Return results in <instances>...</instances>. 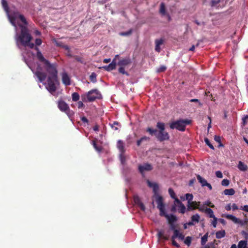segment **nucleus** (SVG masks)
<instances>
[{"label": "nucleus", "mask_w": 248, "mask_h": 248, "mask_svg": "<svg viewBox=\"0 0 248 248\" xmlns=\"http://www.w3.org/2000/svg\"><path fill=\"white\" fill-rule=\"evenodd\" d=\"M1 5L5 11L8 13L9 8L6 0H1Z\"/></svg>", "instance_id": "obj_30"}, {"label": "nucleus", "mask_w": 248, "mask_h": 248, "mask_svg": "<svg viewBox=\"0 0 248 248\" xmlns=\"http://www.w3.org/2000/svg\"><path fill=\"white\" fill-rule=\"evenodd\" d=\"M208 233H206L201 238V245L204 246L208 240Z\"/></svg>", "instance_id": "obj_32"}, {"label": "nucleus", "mask_w": 248, "mask_h": 248, "mask_svg": "<svg viewBox=\"0 0 248 248\" xmlns=\"http://www.w3.org/2000/svg\"><path fill=\"white\" fill-rule=\"evenodd\" d=\"M166 69L167 68L165 66L162 65L157 70V72L158 73L163 72H164L166 70Z\"/></svg>", "instance_id": "obj_53"}, {"label": "nucleus", "mask_w": 248, "mask_h": 248, "mask_svg": "<svg viewBox=\"0 0 248 248\" xmlns=\"http://www.w3.org/2000/svg\"><path fill=\"white\" fill-rule=\"evenodd\" d=\"M191 123V121L188 119H180L170 123V127L171 129H176L181 131H184L186 130V125L190 124Z\"/></svg>", "instance_id": "obj_4"}, {"label": "nucleus", "mask_w": 248, "mask_h": 248, "mask_svg": "<svg viewBox=\"0 0 248 248\" xmlns=\"http://www.w3.org/2000/svg\"><path fill=\"white\" fill-rule=\"evenodd\" d=\"M192 237L190 236H187L184 240V243L188 247L190 246L191 244Z\"/></svg>", "instance_id": "obj_38"}, {"label": "nucleus", "mask_w": 248, "mask_h": 248, "mask_svg": "<svg viewBox=\"0 0 248 248\" xmlns=\"http://www.w3.org/2000/svg\"><path fill=\"white\" fill-rule=\"evenodd\" d=\"M156 127L159 129V131L157 132V134L156 135V138L157 140L160 142L169 140L170 136L169 133L165 131V124L157 122L156 124Z\"/></svg>", "instance_id": "obj_3"}, {"label": "nucleus", "mask_w": 248, "mask_h": 248, "mask_svg": "<svg viewBox=\"0 0 248 248\" xmlns=\"http://www.w3.org/2000/svg\"><path fill=\"white\" fill-rule=\"evenodd\" d=\"M85 95L86 99L88 102H93L97 99L101 98V94L97 89L91 90Z\"/></svg>", "instance_id": "obj_8"}, {"label": "nucleus", "mask_w": 248, "mask_h": 248, "mask_svg": "<svg viewBox=\"0 0 248 248\" xmlns=\"http://www.w3.org/2000/svg\"><path fill=\"white\" fill-rule=\"evenodd\" d=\"M157 236L159 238H162L165 240H168L169 239V236L165 235L163 231H158L157 232Z\"/></svg>", "instance_id": "obj_25"}, {"label": "nucleus", "mask_w": 248, "mask_h": 248, "mask_svg": "<svg viewBox=\"0 0 248 248\" xmlns=\"http://www.w3.org/2000/svg\"><path fill=\"white\" fill-rule=\"evenodd\" d=\"M178 238L179 239L183 240L185 238V236L182 232H180L179 230H175L171 238L175 239Z\"/></svg>", "instance_id": "obj_16"}, {"label": "nucleus", "mask_w": 248, "mask_h": 248, "mask_svg": "<svg viewBox=\"0 0 248 248\" xmlns=\"http://www.w3.org/2000/svg\"><path fill=\"white\" fill-rule=\"evenodd\" d=\"M247 241L241 240L238 243V248H247Z\"/></svg>", "instance_id": "obj_34"}, {"label": "nucleus", "mask_w": 248, "mask_h": 248, "mask_svg": "<svg viewBox=\"0 0 248 248\" xmlns=\"http://www.w3.org/2000/svg\"><path fill=\"white\" fill-rule=\"evenodd\" d=\"M240 209L241 210H242L245 211V212H248V205H244V206H241Z\"/></svg>", "instance_id": "obj_64"}, {"label": "nucleus", "mask_w": 248, "mask_h": 248, "mask_svg": "<svg viewBox=\"0 0 248 248\" xmlns=\"http://www.w3.org/2000/svg\"><path fill=\"white\" fill-rule=\"evenodd\" d=\"M22 46L24 47L28 46L30 48H33L34 47V44L33 43L29 42L28 43H26V44L23 45Z\"/></svg>", "instance_id": "obj_49"}, {"label": "nucleus", "mask_w": 248, "mask_h": 248, "mask_svg": "<svg viewBox=\"0 0 248 248\" xmlns=\"http://www.w3.org/2000/svg\"><path fill=\"white\" fill-rule=\"evenodd\" d=\"M197 178L202 186H205L208 183L205 179L203 178L201 175L199 174L197 175Z\"/></svg>", "instance_id": "obj_20"}, {"label": "nucleus", "mask_w": 248, "mask_h": 248, "mask_svg": "<svg viewBox=\"0 0 248 248\" xmlns=\"http://www.w3.org/2000/svg\"><path fill=\"white\" fill-rule=\"evenodd\" d=\"M124 153H120V159L122 164H124L125 162V157L124 155Z\"/></svg>", "instance_id": "obj_48"}, {"label": "nucleus", "mask_w": 248, "mask_h": 248, "mask_svg": "<svg viewBox=\"0 0 248 248\" xmlns=\"http://www.w3.org/2000/svg\"><path fill=\"white\" fill-rule=\"evenodd\" d=\"M138 205L140 207L141 210H142L143 211H145V207L144 204L142 202L141 203H140V204H138Z\"/></svg>", "instance_id": "obj_62"}, {"label": "nucleus", "mask_w": 248, "mask_h": 248, "mask_svg": "<svg viewBox=\"0 0 248 248\" xmlns=\"http://www.w3.org/2000/svg\"><path fill=\"white\" fill-rule=\"evenodd\" d=\"M62 79L63 84L65 86L70 85L71 84L70 78L66 72L62 74Z\"/></svg>", "instance_id": "obj_12"}, {"label": "nucleus", "mask_w": 248, "mask_h": 248, "mask_svg": "<svg viewBox=\"0 0 248 248\" xmlns=\"http://www.w3.org/2000/svg\"><path fill=\"white\" fill-rule=\"evenodd\" d=\"M116 62H115V60H112L111 62L108 65L104 66L102 68L107 71H110L116 69Z\"/></svg>", "instance_id": "obj_13"}, {"label": "nucleus", "mask_w": 248, "mask_h": 248, "mask_svg": "<svg viewBox=\"0 0 248 248\" xmlns=\"http://www.w3.org/2000/svg\"><path fill=\"white\" fill-rule=\"evenodd\" d=\"M9 18L10 19V21L11 23V24L15 27L16 30H17V26L16 23V19L14 18V17H12L10 16H9Z\"/></svg>", "instance_id": "obj_43"}, {"label": "nucleus", "mask_w": 248, "mask_h": 248, "mask_svg": "<svg viewBox=\"0 0 248 248\" xmlns=\"http://www.w3.org/2000/svg\"><path fill=\"white\" fill-rule=\"evenodd\" d=\"M150 139L149 137L146 136H143L141 138L140 140H138L137 141V145L138 146H140L141 143L143 141H149Z\"/></svg>", "instance_id": "obj_22"}, {"label": "nucleus", "mask_w": 248, "mask_h": 248, "mask_svg": "<svg viewBox=\"0 0 248 248\" xmlns=\"http://www.w3.org/2000/svg\"><path fill=\"white\" fill-rule=\"evenodd\" d=\"M172 245L177 248H179L180 246L175 241V239L171 238Z\"/></svg>", "instance_id": "obj_58"}, {"label": "nucleus", "mask_w": 248, "mask_h": 248, "mask_svg": "<svg viewBox=\"0 0 248 248\" xmlns=\"http://www.w3.org/2000/svg\"><path fill=\"white\" fill-rule=\"evenodd\" d=\"M213 218V220L212 221V224L214 228H216L217 227V219L216 217H215Z\"/></svg>", "instance_id": "obj_59"}, {"label": "nucleus", "mask_w": 248, "mask_h": 248, "mask_svg": "<svg viewBox=\"0 0 248 248\" xmlns=\"http://www.w3.org/2000/svg\"><path fill=\"white\" fill-rule=\"evenodd\" d=\"M216 176L218 178H222L223 177V175H222V172L219 171V170H218V171H217L216 172Z\"/></svg>", "instance_id": "obj_61"}, {"label": "nucleus", "mask_w": 248, "mask_h": 248, "mask_svg": "<svg viewBox=\"0 0 248 248\" xmlns=\"http://www.w3.org/2000/svg\"><path fill=\"white\" fill-rule=\"evenodd\" d=\"M248 120V115H246L242 118V124L243 125H245L247 124V121Z\"/></svg>", "instance_id": "obj_54"}, {"label": "nucleus", "mask_w": 248, "mask_h": 248, "mask_svg": "<svg viewBox=\"0 0 248 248\" xmlns=\"http://www.w3.org/2000/svg\"><path fill=\"white\" fill-rule=\"evenodd\" d=\"M223 193L226 195L232 196L235 194V190L233 188L226 189L224 190Z\"/></svg>", "instance_id": "obj_28"}, {"label": "nucleus", "mask_w": 248, "mask_h": 248, "mask_svg": "<svg viewBox=\"0 0 248 248\" xmlns=\"http://www.w3.org/2000/svg\"><path fill=\"white\" fill-rule=\"evenodd\" d=\"M18 19H19L22 22V25H23V26H25L26 27H27L28 23L24 15H21V16H19V17H18Z\"/></svg>", "instance_id": "obj_31"}, {"label": "nucleus", "mask_w": 248, "mask_h": 248, "mask_svg": "<svg viewBox=\"0 0 248 248\" xmlns=\"http://www.w3.org/2000/svg\"><path fill=\"white\" fill-rule=\"evenodd\" d=\"M117 147L121 153H124L125 149L124 146V143L122 140H119L117 141Z\"/></svg>", "instance_id": "obj_18"}, {"label": "nucleus", "mask_w": 248, "mask_h": 248, "mask_svg": "<svg viewBox=\"0 0 248 248\" xmlns=\"http://www.w3.org/2000/svg\"><path fill=\"white\" fill-rule=\"evenodd\" d=\"M42 40L41 39L37 38L35 39V43L36 46H39L42 44Z\"/></svg>", "instance_id": "obj_60"}, {"label": "nucleus", "mask_w": 248, "mask_h": 248, "mask_svg": "<svg viewBox=\"0 0 248 248\" xmlns=\"http://www.w3.org/2000/svg\"><path fill=\"white\" fill-rule=\"evenodd\" d=\"M229 184L230 181L227 179H223L221 182V185L223 186H227L229 185Z\"/></svg>", "instance_id": "obj_51"}, {"label": "nucleus", "mask_w": 248, "mask_h": 248, "mask_svg": "<svg viewBox=\"0 0 248 248\" xmlns=\"http://www.w3.org/2000/svg\"><path fill=\"white\" fill-rule=\"evenodd\" d=\"M22 14H20L18 11H14L11 16H10L12 17H14L15 19H18L19 17V16H21Z\"/></svg>", "instance_id": "obj_39"}, {"label": "nucleus", "mask_w": 248, "mask_h": 248, "mask_svg": "<svg viewBox=\"0 0 248 248\" xmlns=\"http://www.w3.org/2000/svg\"><path fill=\"white\" fill-rule=\"evenodd\" d=\"M157 208L159 210L160 213L159 215L160 216H163L165 215L166 214L165 209V205L164 203H162L160 204H158L157 206Z\"/></svg>", "instance_id": "obj_19"}, {"label": "nucleus", "mask_w": 248, "mask_h": 248, "mask_svg": "<svg viewBox=\"0 0 248 248\" xmlns=\"http://www.w3.org/2000/svg\"><path fill=\"white\" fill-rule=\"evenodd\" d=\"M152 169L153 167L152 165L149 164H145L143 165H140L139 166V170L141 173H142L145 170L149 171L151 170Z\"/></svg>", "instance_id": "obj_14"}, {"label": "nucleus", "mask_w": 248, "mask_h": 248, "mask_svg": "<svg viewBox=\"0 0 248 248\" xmlns=\"http://www.w3.org/2000/svg\"><path fill=\"white\" fill-rule=\"evenodd\" d=\"M90 80L95 83L96 82V74L95 73H92L90 76Z\"/></svg>", "instance_id": "obj_44"}, {"label": "nucleus", "mask_w": 248, "mask_h": 248, "mask_svg": "<svg viewBox=\"0 0 248 248\" xmlns=\"http://www.w3.org/2000/svg\"><path fill=\"white\" fill-rule=\"evenodd\" d=\"M164 40L162 38H160L159 39H156L155 40V50L157 52H159L161 50L160 48V46L162 45L163 44Z\"/></svg>", "instance_id": "obj_15"}, {"label": "nucleus", "mask_w": 248, "mask_h": 248, "mask_svg": "<svg viewBox=\"0 0 248 248\" xmlns=\"http://www.w3.org/2000/svg\"><path fill=\"white\" fill-rule=\"evenodd\" d=\"M173 199H174V204L176 205V204L177 203L179 205L182 203V202L176 197Z\"/></svg>", "instance_id": "obj_63"}, {"label": "nucleus", "mask_w": 248, "mask_h": 248, "mask_svg": "<svg viewBox=\"0 0 248 248\" xmlns=\"http://www.w3.org/2000/svg\"><path fill=\"white\" fill-rule=\"evenodd\" d=\"M112 128H113L114 130H118V128L117 127L115 126V125H119V123L117 122H114L112 124H110Z\"/></svg>", "instance_id": "obj_50"}, {"label": "nucleus", "mask_w": 248, "mask_h": 248, "mask_svg": "<svg viewBox=\"0 0 248 248\" xmlns=\"http://www.w3.org/2000/svg\"><path fill=\"white\" fill-rule=\"evenodd\" d=\"M220 2V0H212L211 1V6L212 7H214V6H215L218 3H219Z\"/></svg>", "instance_id": "obj_56"}, {"label": "nucleus", "mask_w": 248, "mask_h": 248, "mask_svg": "<svg viewBox=\"0 0 248 248\" xmlns=\"http://www.w3.org/2000/svg\"><path fill=\"white\" fill-rule=\"evenodd\" d=\"M35 49L37 50V59L43 63L45 69L49 74L48 77H55V78L58 77V72L57 64L56 63H51L47 60L46 59L37 47H36Z\"/></svg>", "instance_id": "obj_1"}, {"label": "nucleus", "mask_w": 248, "mask_h": 248, "mask_svg": "<svg viewBox=\"0 0 248 248\" xmlns=\"http://www.w3.org/2000/svg\"><path fill=\"white\" fill-rule=\"evenodd\" d=\"M225 217L228 219H230L232 220L234 223L237 224V222H238V219L235 216L232 215H226L225 216Z\"/></svg>", "instance_id": "obj_26"}, {"label": "nucleus", "mask_w": 248, "mask_h": 248, "mask_svg": "<svg viewBox=\"0 0 248 248\" xmlns=\"http://www.w3.org/2000/svg\"><path fill=\"white\" fill-rule=\"evenodd\" d=\"M237 224H240L242 226H245L248 224V218H246L244 220L238 219V222H237Z\"/></svg>", "instance_id": "obj_42"}, {"label": "nucleus", "mask_w": 248, "mask_h": 248, "mask_svg": "<svg viewBox=\"0 0 248 248\" xmlns=\"http://www.w3.org/2000/svg\"><path fill=\"white\" fill-rule=\"evenodd\" d=\"M134 201L136 204L137 205L139 204L141 202L140 198L138 196H135L134 197Z\"/></svg>", "instance_id": "obj_52"}, {"label": "nucleus", "mask_w": 248, "mask_h": 248, "mask_svg": "<svg viewBox=\"0 0 248 248\" xmlns=\"http://www.w3.org/2000/svg\"><path fill=\"white\" fill-rule=\"evenodd\" d=\"M131 63V59L129 57L121 59L117 63L120 66L118 69L119 72L123 75L128 76L129 74L125 71L124 68L130 65Z\"/></svg>", "instance_id": "obj_7"}, {"label": "nucleus", "mask_w": 248, "mask_h": 248, "mask_svg": "<svg viewBox=\"0 0 248 248\" xmlns=\"http://www.w3.org/2000/svg\"><path fill=\"white\" fill-rule=\"evenodd\" d=\"M179 212L182 214H184L186 210V208L183 203L179 205Z\"/></svg>", "instance_id": "obj_45"}, {"label": "nucleus", "mask_w": 248, "mask_h": 248, "mask_svg": "<svg viewBox=\"0 0 248 248\" xmlns=\"http://www.w3.org/2000/svg\"><path fill=\"white\" fill-rule=\"evenodd\" d=\"M146 131L149 132L151 135H155V136L157 132V130L156 129H154L151 127L147 128V129H146Z\"/></svg>", "instance_id": "obj_33"}, {"label": "nucleus", "mask_w": 248, "mask_h": 248, "mask_svg": "<svg viewBox=\"0 0 248 248\" xmlns=\"http://www.w3.org/2000/svg\"><path fill=\"white\" fill-rule=\"evenodd\" d=\"M148 186L150 187H152L153 188V192H154V198L155 200V202L157 203V204H160L163 203V197L159 195L158 194L159 191V186L156 183H152L149 180H147V181Z\"/></svg>", "instance_id": "obj_6"}, {"label": "nucleus", "mask_w": 248, "mask_h": 248, "mask_svg": "<svg viewBox=\"0 0 248 248\" xmlns=\"http://www.w3.org/2000/svg\"><path fill=\"white\" fill-rule=\"evenodd\" d=\"M34 74L38 78L39 81L42 82L45 81L46 78V74L42 71V68L40 65H38L36 68V70L35 72L32 70Z\"/></svg>", "instance_id": "obj_9"}, {"label": "nucleus", "mask_w": 248, "mask_h": 248, "mask_svg": "<svg viewBox=\"0 0 248 248\" xmlns=\"http://www.w3.org/2000/svg\"><path fill=\"white\" fill-rule=\"evenodd\" d=\"M238 168L240 170L242 171H246L248 169L247 165L241 161L239 162Z\"/></svg>", "instance_id": "obj_24"}, {"label": "nucleus", "mask_w": 248, "mask_h": 248, "mask_svg": "<svg viewBox=\"0 0 248 248\" xmlns=\"http://www.w3.org/2000/svg\"><path fill=\"white\" fill-rule=\"evenodd\" d=\"M159 12L162 16L166 15L165 5L163 2L161 3L160 5Z\"/></svg>", "instance_id": "obj_27"}, {"label": "nucleus", "mask_w": 248, "mask_h": 248, "mask_svg": "<svg viewBox=\"0 0 248 248\" xmlns=\"http://www.w3.org/2000/svg\"><path fill=\"white\" fill-rule=\"evenodd\" d=\"M58 107L61 111L65 112L68 115H69L70 112V108L65 102L62 100H59L58 102Z\"/></svg>", "instance_id": "obj_10"}, {"label": "nucleus", "mask_w": 248, "mask_h": 248, "mask_svg": "<svg viewBox=\"0 0 248 248\" xmlns=\"http://www.w3.org/2000/svg\"><path fill=\"white\" fill-rule=\"evenodd\" d=\"M81 97L82 101H79L78 103V108H81L84 107V105L83 104V102H87V101L85 94L82 95Z\"/></svg>", "instance_id": "obj_21"}, {"label": "nucleus", "mask_w": 248, "mask_h": 248, "mask_svg": "<svg viewBox=\"0 0 248 248\" xmlns=\"http://www.w3.org/2000/svg\"><path fill=\"white\" fill-rule=\"evenodd\" d=\"M214 140L216 142L219 143L218 147L224 146L223 144L221 142V139L219 136L217 135L215 136Z\"/></svg>", "instance_id": "obj_40"}, {"label": "nucleus", "mask_w": 248, "mask_h": 248, "mask_svg": "<svg viewBox=\"0 0 248 248\" xmlns=\"http://www.w3.org/2000/svg\"><path fill=\"white\" fill-rule=\"evenodd\" d=\"M200 202H197L196 201H191L190 203H187V211H191L196 209L199 206Z\"/></svg>", "instance_id": "obj_11"}, {"label": "nucleus", "mask_w": 248, "mask_h": 248, "mask_svg": "<svg viewBox=\"0 0 248 248\" xmlns=\"http://www.w3.org/2000/svg\"><path fill=\"white\" fill-rule=\"evenodd\" d=\"M72 100L76 102L79 99V95L78 93L75 92L72 94Z\"/></svg>", "instance_id": "obj_36"}, {"label": "nucleus", "mask_w": 248, "mask_h": 248, "mask_svg": "<svg viewBox=\"0 0 248 248\" xmlns=\"http://www.w3.org/2000/svg\"><path fill=\"white\" fill-rule=\"evenodd\" d=\"M133 30L132 29H130L128 31H124V32H121L119 33L120 35L121 36H129L132 33Z\"/></svg>", "instance_id": "obj_37"}, {"label": "nucleus", "mask_w": 248, "mask_h": 248, "mask_svg": "<svg viewBox=\"0 0 248 248\" xmlns=\"http://www.w3.org/2000/svg\"><path fill=\"white\" fill-rule=\"evenodd\" d=\"M226 232L225 230L219 231L216 232V237L217 239H220L225 236Z\"/></svg>", "instance_id": "obj_23"}, {"label": "nucleus", "mask_w": 248, "mask_h": 248, "mask_svg": "<svg viewBox=\"0 0 248 248\" xmlns=\"http://www.w3.org/2000/svg\"><path fill=\"white\" fill-rule=\"evenodd\" d=\"M186 198L187 201V203H190L191 201H192L193 196L192 194L187 193L186 194Z\"/></svg>", "instance_id": "obj_41"}, {"label": "nucleus", "mask_w": 248, "mask_h": 248, "mask_svg": "<svg viewBox=\"0 0 248 248\" xmlns=\"http://www.w3.org/2000/svg\"><path fill=\"white\" fill-rule=\"evenodd\" d=\"M168 191H169V193L171 198L174 199V198H176V196L175 195V193L174 191H173V190L171 188H170L169 189Z\"/></svg>", "instance_id": "obj_47"}, {"label": "nucleus", "mask_w": 248, "mask_h": 248, "mask_svg": "<svg viewBox=\"0 0 248 248\" xmlns=\"http://www.w3.org/2000/svg\"><path fill=\"white\" fill-rule=\"evenodd\" d=\"M18 25L20 28L21 31L19 34H16V44L18 47H20V43L22 46L29 42H31L32 39V37L30 33L29 30L27 27L23 26L21 23H18Z\"/></svg>", "instance_id": "obj_2"}, {"label": "nucleus", "mask_w": 248, "mask_h": 248, "mask_svg": "<svg viewBox=\"0 0 248 248\" xmlns=\"http://www.w3.org/2000/svg\"><path fill=\"white\" fill-rule=\"evenodd\" d=\"M204 205H206L207 206H210V207H212V208H213L215 207V205L214 204H213L211 202H210V201H206L205 202H204Z\"/></svg>", "instance_id": "obj_57"}, {"label": "nucleus", "mask_w": 248, "mask_h": 248, "mask_svg": "<svg viewBox=\"0 0 248 248\" xmlns=\"http://www.w3.org/2000/svg\"><path fill=\"white\" fill-rule=\"evenodd\" d=\"M204 141L205 142V143L212 149L213 150H214V146L210 143V141L207 138H204Z\"/></svg>", "instance_id": "obj_46"}, {"label": "nucleus", "mask_w": 248, "mask_h": 248, "mask_svg": "<svg viewBox=\"0 0 248 248\" xmlns=\"http://www.w3.org/2000/svg\"><path fill=\"white\" fill-rule=\"evenodd\" d=\"M205 213L207 214L210 218H214L216 217L214 215L213 211L211 208H206L205 209Z\"/></svg>", "instance_id": "obj_29"}, {"label": "nucleus", "mask_w": 248, "mask_h": 248, "mask_svg": "<svg viewBox=\"0 0 248 248\" xmlns=\"http://www.w3.org/2000/svg\"><path fill=\"white\" fill-rule=\"evenodd\" d=\"M241 233L246 239L245 241H247V242L248 240V233L244 231H243L241 232Z\"/></svg>", "instance_id": "obj_55"}, {"label": "nucleus", "mask_w": 248, "mask_h": 248, "mask_svg": "<svg viewBox=\"0 0 248 248\" xmlns=\"http://www.w3.org/2000/svg\"><path fill=\"white\" fill-rule=\"evenodd\" d=\"M46 89L52 94L57 90V84H59L58 77H48L46 80Z\"/></svg>", "instance_id": "obj_5"}, {"label": "nucleus", "mask_w": 248, "mask_h": 248, "mask_svg": "<svg viewBox=\"0 0 248 248\" xmlns=\"http://www.w3.org/2000/svg\"><path fill=\"white\" fill-rule=\"evenodd\" d=\"M200 218V217L199 214H196L192 216L191 217V219L193 222H195L196 223H198L199 222V220Z\"/></svg>", "instance_id": "obj_35"}, {"label": "nucleus", "mask_w": 248, "mask_h": 248, "mask_svg": "<svg viewBox=\"0 0 248 248\" xmlns=\"http://www.w3.org/2000/svg\"><path fill=\"white\" fill-rule=\"evenodd\" d=\"M163 216L167 218L169 224L174 223V222L177 220V217L173 215H169L166 213L165 215H163Z\"/></svg>", "instance_id": "obj_17"}]
</instances>
